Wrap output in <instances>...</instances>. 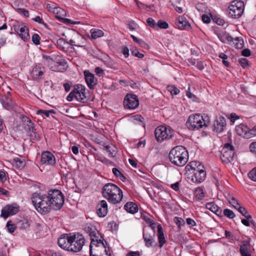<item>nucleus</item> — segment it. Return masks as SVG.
I'll return each instance as SVG.
<instances>
[{
	"label": "nucleus",
	"mask_w": 256,
	"mask_h": 256,
	"mask_svg": "<svg viewBox=\"0 0 256 256\" xmlns=\"http://www.w3.org/2000/svg\"><path fill=\"white\" fill-rule=\"evenodd\" d=\"M102 196L112 204L120 203L122 198V190L114 184H106L102 190Z\"/></svg>",
	"instance_id": "1"
},
{
	"label": "nucleus",
	"mask_w": 256,
	"mask_h": 256,
	"mask_svg": "<svg viewBox=\"0 0 256 256\" xmlns=\"http://www.w3.org/2000/svg\"><path fill=\"white\" fill-rule=\"evenodd\" d=\"M169 159L174 164L178 166H182L188 161V152L186 148L182 146H176L170 151Z\"/></svg>",
	"instance_id": "2"
},
{
	"label": "nucleus",
	"mask_w": 256,
	"mask_h": 256,
	"mask_svg": "<svg viewBox=\"0 0 256 256\" xmlns=\"http://www.w3.org/2000/svg\"><path fill=\"white\" fill-rule=\"evenodd\" d=\"M49 197L48 194H41L40 193L34 192L32 196V201L36 209L41 214L49 212L52 210Z\"/></svg>",
	"instance_id": "3"
},
{
	"label": "nucleus",
	"mask_w": 256,
	"mask_h": 256,
	"mask_svg": "<svg viewBox=\"0 0 256 256\" xmlns=\"http://www.w3.org/2000/svg\"><path fill=\"white\" fill-rule=\"evenodd\" d=\"M208 124V118L206 116L196 114L189 116L186 125L190 130H194L207 126Z\"/></svg>",
	"instance_id": "4"
},
{
	"label": "nucleus",
	"mask_w": 256,
	"mask_h": 256,
	"mask_svg": "<svg viewBox=\"0 0 256 256\" xmlns=\"http://www.w3.org/2000/svg\"><path fill=\"white\" fill-rule=\"evenodd\" d=\"M52 210H60L64 204V196L61 191L56 189L48 190Z\"/></svg>",
	"instance_id": "5"
},
{
	"label": "nucleus",
	"mask_w": 256,
	"mask_h": 256,
	"mask_svg": "<svg viewBox=\"0 0 256 256\" xmlns=\"http://www.w3.org/2000/svg\"><path fill=\"white\" fill-rule=\"evenodd\" d=\"M107 242L104 240V238H98L91 241L90 246V256H98L99 254L104 253L108 250Z\"/></svg>",
	"instance_id": "6"
},
{
	"label": "nucleus",
	"mask_w": 256,
	"mask_h": 256,
	"mask_svg": "<svg viewBox=\"0 0 256 256\" xmlns=\"http://www.w3.org/2000/svg\"><path fill=\"white\" fill-rule=\"evenodd\" d=\"M244 10V2L240 0H235L228 6L227 14L230 18H237L242 16Z\"/></svg>",
	"instance_id": "7"
},
{
	"label": "nucleus",
	"mask_w": 256,
	"mask_h": 256,
	"mask_svg": "<svg viewBox=\"0 0 256 256\" xmlns=\"http://www.w3.org/2000/svg\"><path fill=\"white\" fill-rule=\"evenodd\" d=\"M174 134V130L172 129L164 126H158L154 130V135L158 142H161L165 140L171 138Z\"/></svg>",
	"instance_id": "8"
},
{
	"label": "nucleus",
	"mask_w": 256,
	"mask_h": 256,
	"mask_svg": "<svg viewBox=\"0 0 256 256\" xmlns=\"http://www.w3.org/2000/svg\"><path fill=\"white\" fill-rule=\"evenodd\" d=\"M70 244V251L73 252H78L81 250L83 246L85 243V240L84 236L79 234H72Z\"/></svg>",
	"instance_id": "9"
},
{
	"label": "nucleus",
	"mask_w": 256,
	"mask_h": 256,
	"mask_svg": "<svg viewBox=\"0 0 256 256\" xmlns=\"http://www.w3.org/2000/svg\"><path fill=\"white\" fill-rule=\"evenodd\" d=\"M206 177V172L204 168L194 170V171H192L188 174V178L196 184L202 182L205 180Z\"/></svg>",
	"instance_id": "10"
},
{
	"label": "nucleus",
	"mask_w": 256,
	"mask_h": 256,
	"mask_svg": "<svg viewBox=\"0 0 256 256\" xmlns=\"http://www.w3.org/2000/svg\"><path fill=\"white\" fill-rule=\"evenodd\" d=\"M124 105L125 108L130 110H134L139 105L138 98L136 94H127L124 100Z\"/></svg>",
	"instance_id": "11"
},
{
	"label": "nucleus",
	"mask_w": 256,
	"mask_h": 256,
	"mask_svg": "<svg viewBox=\"0 0 256 256\" xmlns=\"http://www.w3.org/2000/svg\"><path fill=\"white\" fill-rule=\"evenodd\" d=\"M22 120L26 122L24 126V130L26 131L32 140H38L40 138L38 134L36 132V130L33 126V123L31 120L27 116L23 117Z\"/></svg>",
	"instance_id": "12"
},
{
	"label": "nucleus",
	"mask_w": 256,
	"mask_h": 256,
	"mask_svg": "<svg viewBox=\"0 0 256 256\" xmlns=\"http://www.w3.org/2000/svg\"><path fill=\"white\" fill-rule=\"evenodd\" d=\"M74 92L76 99L81 102H86L88 100L86 89L84 86L76 84L74 87Z\"/></svg>",
	"instance_id": "13"
},
{
	"label": "nucleus",
	"mask_w": 256,
	"mask_h": 256,
	"mask_svg": "<svg viewBox=\"0 0 256 256\" xmlns=\"http://www.w3.org/2000/svg\"><path fill=\"white\" fill-rule=\"evenodd\" d=\"M20 206L16 204H12L6 206L1 210L0 216L4 219L10 216L16 214L19 211Z\"/></svg>",
	"instance_id": "14"
},
{
	"label": "nucleus",
	"mask_w": 256,
	"mask_h": 256,
	"mask_svg": "<svg viewBox=\"0 0 256 256\" xmlns=\"http://www.w3.org/2000/svg\"><path fill=\"white\" fill-rule=\"evenodd\" d=\"M14 29L24 42H27L30 40L28 29L24 24H14Z\"/></svg>",
	"instance_id": "15"
},
{
	"label": "nucleus",
	"mask_w": 256,
	"mask_h": 256,
	"mask_svg": "<svg viewBox=\"0 0 256 256\" xmlns=\"http://www.w3.org/2000/svg\"><path fill=\"white\" fill-rule=\"evenodd\" d=\"M56 18L59 20L60 22H63L66 24H80L79 22L72 20L70 19L64 18L66 15V12L62 8L57 7L54 12Z\"/></svg>",
	"instance_id": "16"
},
{
	"label": "nucleus",
	"mask_w": 256,
	"mask_h": 256,
	"mask_svg": "<svg viewBox=\"0 0 256 256\" xmlns=\"http://www.w3.org/2000/svg\"><path fill=\"white\" fill-rule=\"evenodd\" d=\"M46 72V68L40 64H36L32 68L30 76L34 80H38L42 78Z\"/></svg>",
	"instance_id": "17"
},
{
	"label": "nucleus",
	"mask_w": 256,
	"mask_h": 256,
	"mask_svg": "<svg viewBox=\"0 0 256 256\" xmlns=\"http://www.w3.org/2000/svg\"><path fill=\"white\" fill-rule=\"evenodd\" d=\"M72 234H64L61 235L58 240V246L64 250L70 251Z\"/></svg>",
	"instance_id": "18"
},
{
	"label": "nucleus",
	"mask_w": 256,
	"mask_h": 256,
	"mask_svg": "<svg viewBox=\"0 0 256 256\" xmlns=\"http://www.w3.org/2000/svg\"><path fill=\"white\" fill-rule=\"evenodd\" d=\"M225 37L227 40V42L231 46L234 47L236 48L241 49L244 47V42L242 38L238 37L233 38L229 34H226L225 32Z\"/></svg>",
	"instance_id": "19"
},
{
	"label": "nucleus",
	"mask_w": 256,
	"mask_h": 256,
	"mask_svg": "<svg viewBox=\"0 0 256 256\" xmlns=\"http://www.w3.org/2000/svg\"><path fill=\"white\" fill-rule=\"evenodd\" d=\"M84 231L90 236L91 241L98 238H102V236L99 233L96 226L91 224H87L84 226Z\"/></svg>",
	"instance_id": "20"
},
{
	"label": "nucleus",
	"mask_w": 256,
	"mask_h": 256,
	"mask_svg": "<svg viewBox=\"0 0 256 256\" xmlns=\"http://www.w3.org/2000/svg\"><path fill=\"white\" fill-rule=\"evenodd\" d=\"M41 163L42 164L54 166L56 164V160L54 154L48 151L44 152L42 154Z\"/></svg>",
	"instance_id": "21"
},
{
	"label": "nucleus",
	"mask_w": 256,
	"mask_h": 256,
	"mask_svg": "<svg viewBox=\"0 0 256 256\" xmlns=\"http://www.w3.org/2000/svg\"><path fill=\"white\" fill-rule=\"evenodd\" d=\"M155 232L153 230H145L143 229V238L146 247H150L153 246L154 242V238Z\"/></svg>",
	"instance_id": "22"
},
{
	"label": "nucleus",
	"mask_w": 256,
	"mask_h": 256,
	"mask_svg": "<svg viewBox=\"0 0 256 256\" xmlns=\"http://www.w3.org/2000/svg\"><path fill=\"white\" fill-rule=\"evenodd\" d=\"M96 212L98 215L101 218L104 217L107 214L108 208L105 200H102L98 202L96 206Z\"/></svg>",
	"instance_id": "23"
},
{
	"label": "nucleus",
	"mask_w": 256,
	"mask_h": 256,
	"mask_svg": "<svg viewBox=\"0 0 256 256\" xmlns=\"http://www.w3.org/2000/svg\"><path fill=\"white\" fill-rule=\"evenodd\" d=\"M241 256H252L251 246L248 240H243L240 246Z\"/></svg>",
	"instance_id": "24"
},
{
	"label": "nucleus",
	"mask_w": 256,
	"mask_h": 256,
	"mask_svg": "<svg viewBox=\"0 0 256 256\" xmlns=\"http://www.w3.org/2000/svg\"><path fill=\"white\" fill-rule=\"evenodd\" d=\"M234 155V148L230 144H225V163L230 162Z\"/></svg>",
	"instance_id": "25"
},
{
	"label": "nucleus",
	"mask_w": 256,
	"mask_h": 256,
	"mask_svg": "<svg viewBox=\"0 0 256 256\" xmlns=\"http://www.w3.org/2000/svg\"><path fill=\"white\" fill-rule=\"evenodd\" d=\"M86 82L90 89H94L96 84V80L95 79L94 75L88 71H84Z\"/></svg>",
	"instance_id": "26"
},
{
	"label": "nucleus",
	"mask_w": 256,
	"mask_h": 256,
	"mask_svg": "<svg viewBox=\"0 0 256 256\" xmlns=\"http://www.w3.org/2000/svg\"><path fill=\"white\" fill-rule=\"evenodd\" d=\"M176 24L180 30H188L191 28L188 22L186 20V18L184 16H178Z\"/></svg>",
	"instance_id": "27"
},
{
	"label": "nucleus",
	"mask_w": 256,
	"mask_h": 256,
	"mask_svg": "<svg viewBox=\"0 0 256 256\" xmlns=\"http://www.w3.org/2000/svg\"><path fill=\"white\" fill-rule=\"evenodd\" d=\"M224 118L222 116H220L218 118H217L214 123V131L216 132H222L224 128V122L223 120Z\"/></svg>",
	"instance_id": "28"
},
{
	"label": "nucleus",
	"mask_w": 256,
	"mask_h": 256,
	"mask_svg": "<svg viewBox=\"0 0 256 256\" xmlns=\"http://www.w3.org/2000/svg\"><path fill=\"white\" fill-rule=\"evenodd\" d=\"M204 168L200 162H190L185 168L187 174L188 172H190L192 171H194V170H198V168Z\"/></svg>",
	"instance_id": "29"
},
{
	"label": "nucleus",
	"mask_w": 256,
	"mask_h": 256,
	"mask_svg": "<svg viewBox=\"0 0 256 256\" xmlns=\"http://www.w3.org/2000/svg\"><path fill=\"white\" fill-rule=\"evenodd\" d=\"M157 228L159 246L160 248H162L164 246V244L166 242V240L163 232L162 228L160 224H158L157 226Z\"/></svg>",
	"instance_id": "30"
},
{
	"label": "nucleus",
	"mask_w": 256,
	"mask_h": 256,
	"mask_svg": "<svg viewBox=\"0 0 256 256\" xmlns=\"http://www.w3.org/2000/svg\"><path fill=\"white\" fill-rule=\"evenodd\" d=\"M2 101L4 106L7 109L12 108L14 104L10 96L5 95L2 98Z\"/></svg>",
	"instance_id": "31"
},
{
	"label": "nucleus",
	"mask_w": 256,
	"mask_h": 256,
	"mask_svg": "<svg viewBox=\"0 0 256 256\" xmlns=\"http://www.w3.org/2000/svg\"><path fill=\"white\" fill-rule=\"evenodd\" d=\"M124 210L128 212L134 214L138 210V206L134 202H128L124 206Z\"/></svg>",
	"instance_id": "32"
},
{
	"label": "nucleus",
	"mask_w": 256,
	"mask_h": 256,
	"mask_svg": "<svg viewBox=\"0 0 256 256\" xmlns=\"http://www.w3.org/2000/svg\"><path fill=\"white\" fill-rule=\"evenodd\" d=\"M12 164L16 168L21 170L26 165L25 160L22 158H15L12 160Z\"/></svg>",
	"instance_id": "33"
},
{
	"label": "nucleus",
	"mask_w": 256,
	"mask_h": 256,
	"mask_svg": "<svg viewBox=\"0 0 256 256\" xmlns=\"http://www.w3.org/2000/svg\"><path fill=\"white\" fill-rule=\"evenodd\" d=\"M246 130H248V127L244 124H240L236 127V132L240 136L244 138Z\"/></svg>",
	"instance_id": "34"
},
{
	"label": "nucleus",
	"mask_w": 256,
	"mask_h": 256,
	"mask_svg": "<svg viewBox=\"0 0 256 256\" xmlns=\"http://www.w3.org/2000/svg\"><path fill=\"white\" fill-rule=\"evenodd\" d=\"M17 224L19 228L24 230L28 228L30 224V221L27 219H23L18 222Z\"/></svg>",
	"instance_id": "35"
},
{
	"label": "nucleus",
	"mask_w": 256,
	"mask_h": 256,
	"mask_svg": "<svg viewBox=\"0 0 256 256\" xmlns=\"http://www.w3.org/2000/svg\"><path fill=\"white\" fill-rule=\"evenodd\" d=\"M134 122L143 128L145 127L144 118L140 115L136 114L133 116Z\"/></svg>",
	"instance_id": "36"
},
{
	"label": "nucleus",
	"mask_w": 256,
	"mask_h": 256,
	"mask_svg": "<svg viewBox=\"0 0 256 256\" xmlns=\"http://www.w3.org/2000/svg\"><path fill=\"white\" fill-rule=\"evenodd\" d=\"M225 238H227L230 244H234L237 240L236 237L234 234L227 230H225Z\"/></svg>",
	"instance_id": "37"
},
{
	"label": "nucleus",
	"mask_w": 256,
	"mask_h": 256,
	"mask_svg": "<svg viewBox=\"0 0 256 256\" xmlns=\"http://www.w3.org/2000/svg\"><path fill=\"white\" fill-rule=\"evenodd\" d=\"M56 44L58 47L63 50H66V46L68 44V42L65 41V40L62 38L58 39L57 40Z\"/></svg>",
	"instance_id": "38"
},
{
	"label": "nucleus",
	"mask_w": 256,
	"mask_h": 256,
	"mask_svg": "<svg viewBox=\"0 0 256 256\" xmlns=\"http://www.w3.org/2000/svg\"><path fill=\"white\" fill-rule=\"evenodd\" d=\"M104 148L106 152L108 153L110 157L114 158L116 154V148L114 146H104Z\"/></svg>",
	"instance_id": "39"
},
{
	"label": "nucleus",
	"mask_w": 256,
	"mask_h": 256,
	"mask_svg": "<svg viewBox=\"0 0 256 256\" xmlns=\"http://www.w3.org/2000/svg\"><path fill=\"white\" fill-rule=\"evenodd\" d=\"M255 136H256V126L251 129L248 128V130H246L244 138L248 139Z\"/></svg>",
	"instance_id": "40"
},
{
	"label": "nucleus",
	"mask_w": 256,
	"mask_h": 256,
	"mask_svg": "<svg viewBox=\"0 0 256 256\" xmlns=\"http://www.w3.org/2000/svg\"><path fill=\"white\" fill-rule=\"evenodd\" d=\"M104 32L100 30L92 29L91 30V36L92 38L96 39L104 36Z\"/></svg>",
	"instance_id": "41"
},
{
	"label": "nucleus",
	"mask_w": 256,
	"mask_h": 256,
	"mask_svg": "<svg viewBox=\"0 0 256 256\" xmlns=\"http://www.w3.org/2000/svg\"><path fill=\"white\" fill-rule=\"evenodd\" d=\"M206 208L216 214H218L219 210L218 206L212 202H208L206 204Z\"/></svg>",
	"instance_id": "42"
},
{
	"label": "nucleus",
	"mask_w": 256,
	"mask_h": 256,
	"mask_svg": "<svg viewBox=\"0 0 256 256\" xmlns=\"http://www.w3.org/2000/svg\"><path fill=\"white\" fill-rule=\"evenodd\" d=\"M141 218L147 224L152 222V221L153 220L152 216L145 212L141 213Z\"/></svg>",
	"instance_id": "43"
},
{
	"label": "nucleus",
	"mask_w": 256,
	"mask_h": 256,
	"mask_svg": "<svg viewBox=\"0 0 256 256\" xmlns=\"http://www.w3.org/2000/svg\"><path fill=\"white\" fill-rule=\"evenodd\" d=\"M194 196L199 200H202L204 196L202 188L200 187L197 188L194 191Z\"/></svg>",
	"instance_id": "44"
},
{
	"label": "nucleus",
	"mask_w": 256,
	"mask_h": 256,
	"mask_svg": "<svg viewBox=\"0 0 256 256\" xmlns=\"http://www.w3.org/2000/svg\"><path fill=\"white\" fill-rule=\"evenodd\" d=\"M237 210L246 219L250 220L252 218V216L248 214V212L244 207L240 206Z\"/></svg>",
	"instance_id": "45"
},
{
	"label": "nucleus",
	"mask_w": 256,
	"mask_h": 256,
	"mask_svg": "<svg viewBox=\"0 0 256 256\" xmlns=\"http://www.w3.org/2000/svg\"><path fill=\"white\" fill-rule=\"evenodd\" d=\"M55 113H56L55 111L53 110H37V114H42V115L44 114L46 118H48L50 116V114H55Z\"/></svg>",
	"instance_id": "46"
},
{
	"label": "nucleus",
	"mask_w": 256,
	"mask_h": 256,
	"mask_svg": "<svg viewBox=\"0 0 256 256\" xmlns=\"http://www.w3.org/2000/svg\"><path fill=\"white\" fill-rule=\"evenodd\" d=\"M168 24L166 22L163 21L162 20H158V23H156V30L158 29V28L166 29L168 28Z\"/></svg>",
	"instance_id": "47"
},
{
	"label": "nucleus",
	"mask_w": 256,
	"mask_h": 256,
	"mask_svg": "<svg viewBox=\"0 0 256 256\" xmlns=\"http://www.w3.org/2000/svg\"><path fill=\"white\" fill-rule=\"evenodd\" d=\"M238 62L240 65L244 68H248L250 64V62L245 58H240Z\"/></svg>",
	"instance_id": "48"
},
{
	"label": "nucleus",
	"mask_w": 256,
	"mask_h": 256,
	"mask_svg": "<svg viewBox=\"0 0 256 256\" xmlns=\"http://www.w3.org/2000/svg\"><path fill=\"white\" fill-rule=\"evenodd\" d=\"M167 90L172 95H176L180 92V90L174 86H168Z\"/></svg>",
	"instance_id": "49"
},
{
	"label": "nucleus",
	"mask_w": 256,
	"mask_h": 256,
	"mask_svg": "<svg viewBox=\"0 0 256 256\" xmlns=\"http://www.w3.org/2000/svg\"><path fill=\"white\" fill-rule=\"evenodd\" d=\"M228 202L236 209L240 206L238 202L234 197H230V198H228Z\"/></svg>",
	"instance_id": "50"
},
{
	"label": "nucleus",
	"mask_w": 256,
	"mask_h": 256,
	"mask_svg": "<svg viewBox=\"0 0 256 256\" xmlns=\"http://www.w3.org/2000/svg\"><path fill=\"white\" fill-rule=\"evenodd\" d=\"M226 116L230 120L232 124H234L236 120L240 118V116H237L236 113H232L230 114H227Z\"/></svg>",
	"instance_id": "51"
},
{
	"label": "nucleus",
	"mask_w": 256,
	"mask_h": 256,
	"mask_svg": "<svg viewBox=\"0 0 256 256\" xmlns=\"http://www.w3.org/2000/svg\"><path fill=\"white\" fill-rule=\"evenodd\" d=\"M146 22L148 26L154 28L156 29V23L154 20L152 18H149L146 20Z\"/></svg>",
	"instance_id": "52"
},
{
	"label": "nucleus",
	"mask_w": 256,
	"mask_h": 256,
	"mask_svg": "<svg viewBox=\"0 0 256 256\" xmlns=\"http://www.w3.org/2000/svg\"><path fill=\"white\" fill-rule=\"evenodd\" d=\"M6 227L8 228V231L10 233H12L16 230L15 225L14 224H12V222L10 220L7 222Z\"/></svg>",
	"instance_id": "53"
},
{
	"label": "nucleus",
	"mask_w": 256,
	"mask_h": 256,
	"mask_svg": "<svg viewBox=\"0 0 256 256\" xmlns=\"http://www.w3.org/2000/svg\"><path fill=\"white\" fill-rule=\"evenodd\" d=\"M248 176L252 180L256 182V167L249 172Z\"/></svg>",
	"instance_id": "54"
},
{
	"label": "nucleus",
	"mask_w": 256,
	"mask_h": 256,
	"mask_svg": "<svg viewBox=\"0 0 256 256\" xmlns=\"http://www.w3.org/2000/svg\"><path fill=\"white\" fill-rule=\"evenodd\" d=\"M40 37L38 34H34L32 36V41L36 45H38L40 44Z\"/></svg>",
	"instance_id": "55"
},
{
	"label": "nucleus",
	"mask_w": 256,
	"mask_h": 256,
	"mask_svg": "<svg viewBox=\"0 0 256 256\" xmlns=\"http://www.w3.org/2000/svg\"><path fill=\"white\" fill-rule=\"evenodd\" d=\"M131 52H132V54L136 56V57H138V58H142L144 56V54H142V53H140L139 52H138L136 48H132L131 49Z\"/></svg>",
	"instance_id": "56"
},
{
	"label": "nucleus",
	"mask_w": 256,
	"mask_h": 256,
	"mask_svg": "<svg viewBox=\"0 0 256 256\" xmlns=\"http://www.w3.org/2000/svg\"><path fill=\"white\" fill-rule=\"evenodd\" d=\"M225 216L230 218H232L235 216V214L232 210L225 208Z\"/></svg>",
	"instance_id": "57"
},
{
	"label": "nucleus",
	"mask_w": 256,
	"mask_h": 256,
	"mask_svg": "<svg viewBox=\"0 0 256 256\" xmlns=\"http://www.w3.org/2000/svg\"><path fill=\"white\" fill-rule=\"evenodd\" d=\"M174 221L180 228L181 224H184V220L181 218L177 216L174 218Z\"/></svg>",
	"instance_id": "58"
},
{
	"label": "nucleus",
	"mask_w": 256,
	"mask_h": 256,
	"mask_svg": "<svg viewBox=\"0 0 256 256\" xmlns=\"http://www.w3.org/2000/svg\"><path fill=\"white\" fill-rule=\"evenodd\" d=\"M202 20L206 24H209L210 22V18L206 14H203L202 16Z\"/></svg>",
	"instance_id": "59"
},
{
	"label": "nucleus",
	"mask_w": 256,
	"mask_h": 256,
	"mask_svg": "<svg viewBox=\"0 0 256 256\" xmlns=\"http://www.w3.org/2000/svg\"><path fill=\"white\" fill-rule=\"evenodd\" d=\"M74 98H75V94L74 90L72 91L66 98V100L68 102H72Z\"/></svg>",
	"instance_id": "60"
},
{
	"label": "nucleus",
	"mask_w": 256,
	"mask_h": 256,
	"mask_svg": "<svg viewBox=\"0 0 256 256\" xmlns=\"http://www.w3.org/2000/svg\"><path fill=\"white\" fill-rule=\"evenodd\" d=\"M0 180L2 182H4L6 180V173L4 171H0Z\"/></svg>",
	"instance_id": "61"
},
{
	"label": "nucleus",
	"mask_w": 256,
	"mask_h": 256,
	"mask_svg": "<svg viewBox=\"0 0 256 256\" xmlns=\"http://www.w3.org/2000/svg\"><path fill=\"white\" fill-rule=\"evenodd\" d=\"M186 222L188 225L192 226H195L196 225V222H195V221L191 218H186Z\"/></svg>",
	"instance_id": "62"
},
{
	"label": "nucleus",
	"mask_w": 256,
	"mask_h": 256,
	"mask_svg": "<svg viewBox=\"0 0 256 256\" xmlns=\"http://www.w3.org/2000/svg\"><path fill=\"white\" fill-rule=\"evenodd\" d=\"M242 54L244 56H248L250 55V51L248 48H245L242 51Z\"/></svg>",
	"instance_id": "63"
},
{
	"label": "nucleus",
	"mask_w": 256,
	"mask_h": 256,
	"mask_svg": "<svg viewBox=\"0 0 256 256\" xmlns=\"http://www.w3.org/2000/svg\"><path fill=\"white\" fill-rule=\"evenodd\" d=\"M250 150L256 154V142L252 143L250 146Z\"/></svg>",
	"instance_id": "64"
}]
</instances>
